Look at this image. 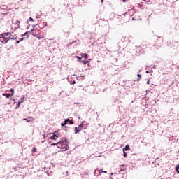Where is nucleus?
Masks as SVG:
<instances>
[{
	"label": "nucleus",
	"mask_w": 179,
	"mask_h": 179,
	"mask_svg": "<svg viewBox=\"0 0 179 179\" xmlns=\"http://www.w3.org/2000/svg\"><path fill=\"white\" fill-rule=\"evenodd\" d=\"M129 145H127L124 148H123V152H125V150H129Z\"/></svg>",
	"instance_id": "12"
},
{
	"label": "nucleus",
	"mask_w": 179,
	"mask_h": 179,
	"mask_svg": "<svg viewBox=\"0 0 179 179\" xmlns=\"http://www.w3.org/2000/svg\"><path fill=\"white\" fill-rule=\"evenodd\" d=\"M52 145H54V146L57 145V143H53Z\"/></svg>",
	"instance_id": "32"
},
{
	"label": "nucleus",
	"mask_w": 179,
	"mask_h": 179,
	"mask_svg": "<svg viewBox=\"0 0 179 179\" xmlns=\"http://www.w3.org/2000/svg\"><path fill=\"white\" fill-rule=\"evenodd\" d=\"M143 1H146V0H143Z\"/></svg>",
	"instance_id": "36"
},
{
	"label": "nucleus",
	"mask_w": 179,
	"mask_h": 179,
	"mask_svg": "<svg viewBox=\"0 0 179 179\" xmlns=\"http://www.w3.org/2000/svg\"><path fill=\"white\" fill-rule=\"evenodd\" d=\"M29 33H30V31L25 32L21 36V37H24V38H29Z\"/></svg>",
	"instance_id": "6"
},
{
	"label": "nucleus",
	"mask_w": 179,
	"mask_h": 179,
	"mask_svg": "<svg viewBox=\"0 0 179 179\" xmlns=\"http://www.w3.org/2000/svg\"><path fill=\"white\" fill-rule=\"evenodd\" d=\"M150 83V80L148 79L147 81V85H149Z\"/></svg>",
	"instance_id": "25"
},
{
	"label": "nucleus",
	"mask_w": 179,
	"mask_h": 179,
	"mask_svg": "<svg viewBox=\"0 0 179 179\" xmlns=\"http://www.w3.org/2000/svg\"><path fill=\"white\" fill-rule=\"evenodd\" d=\"M123 156H124V157H127V152H124Z\"/></svg>",
	"instance_id": "23"
},
{
	"label": "nucleus",
	"mask_w": 179,
	"mask_h": 179,
	"mask_svg": "<svg viewBox=\"0 0 179 179\" xmlns=\"http://www.w3.org/2000/svg\"><path fill=\"white\" fill-rule=\"evenodd\" d=\"M37 152V148H32V153H36Z\"/></svg>",
	"instance_id": "20"
},
{
	"label": "nucleus",
	"mask_w": 179,
	"mask_h": 179,
	"mask_svg": "<svg viewBox=\"0 0 179 179\" xmlns=\"http://www.w3.org/2000/svg\"><path fill=\"white\" fill-rule=\"evenodd\" d=\"M123 2H127V0H122Z\"/></svg>",
	"instance_id": "31"
},
{
	"label": "nucleus",
	"mask_w": 179,
	"mask_h": 179,
	"mask_svg": "<svg viewBox=\"0 0 179 179\" xmlns=\"http://www.w3.org/2000/svg\"><path fill=\"white\" fill-rule=\"evenodd\" d=\"M72 83H73V85H75L76 83V82L73 81Z\"/></svg>",
	"instance_id": "28"
},
{
	"label": "nucleus",
	"mask_w": 179,
	"mask_h": 179,
	"mask_svg": "<svg viewBox=\"0 0 179 179\" xmlns=\"http://www.w3.org/2000/svg\"><path fill=\"white\" fill-rule=\"evenodd\" d=\"M8 40H15V36L13 35H10V34L8 35Z\"/></svg>",
	"instance_id": "9"
},
{
	"label": "nucleus",
	"mask_w": 179,
	"mask_h": 179,
	"mask_svg": "<svg viewBox=\"0 0 179 179\" xmlns=\"http://www.w3.org/2000/svg\"><path fill=\"white\" fill-rule=\"evenodd\" d=\"M9 34L10 33L8 32L6 34H2L0 36V41L3 43V44H6L8 41H9V38H8L9 36Z\"/></svg>",
	"instance_id": "2"
},
{
	"label": "nucleus",
	"mask_w": 179,
	"mask_h": 179,
	"mask_svg": "<svg viewBox=\"0 0 179 179\" xmlns=\"http://www.w3.org/2000/svg\"><path fill=\"white\" fill-rule=\"evenodd\" d=\"M21 22L19 20H16L15 21V20H13V23H20Z\"/></svg>",
	"instance_id": "18"
},
{
	"label": "nucleus",
	"mask_w": 179,
	"mask_h": 179,
	"mask_svg": "<svg viewBox=\"0 0 179 179\" xmlns=\"http://www.w3.org/2000/svg\"><path fill=\"white\" fill-rule=\"evenodd\" d=\"M45 36H39V40L41 39V38H45Z\"/></svg>",
	"instance_id": "24"
},
{
	"label": "nucleus",
	"mask_w": 179,
	"mask_h": 179,
	"mask_svg": "<svg viewBox=\"0 0 179 179\" xmlns=\"http://www.w3.org/2000/svg\"><path fill=\"white\" fill-rule=\"evenodd\" d=\"M76 58H78V61H79L80 62H81V61H82V57H79L78 56H76Z\"/></svg>",
	"instance_id": "21"
},
{
	"label": "nucleus",
	"mask_w": 179,
	"mask_h": 179,
	"mask_svg": "<svg viewBox=\"0 0 179 179\" xmlns=\"http://www.w3.org/2000/svg\"><path fill=\"white\" fill-rule=\"evenodd\" d=\"M57 146L60 149H64V150L69 149V146L68 145V141L66 139H65L64 141L62 140L57 143Z\"/></svg>",
	"instance_id": "1"
},
{
	"label": "nucleus",
	"mask_w": 179,
	"mask_h": 179,
	"mask_svg": "<svg viewBox=\"0 0 179 179\" xmlns=\"http://www.w3.org/2000/svg\"><path fill=\"white\" fill-rule=\"evenodd\" d=\"M80 55H81L82 58H85V59H87V54H86V53H82Z\"/></svg>",
	"instance_id": "10"
},
{
	"label": "nucleus",
	"mask_w": 179,
	"mask_h": 179,
	"mask_svg": "<svg viewBox=\"0 0 179 179\" xmlns=\"http://www.w3.org/2000/svg\"><path fill=\"white\" fill-rule=\"evenodd\" d=\"M132 20H135V19H134V18H132Z\"/></svg>",
	"instance_id": "34"
},
{
	"label": "nucleus",
	"mask_w": 179,
	"mask_h": 179,
	"mask_svg": "<svg viewBox=\"0 0 179 179\" xmlns=\"http://www.w3.org/2000/svg\"><path fill=\"white\" fill-rule=\"evenodd\" d=\"M10 92H11V96H13V94H15V90H13V88H11L10 90Z\"/></svg>",
	"instance_id": "14"
},
{
	"label": "nucleus",
	"mask_w": 179,
	"mask_h": 179,
	"mask_svg": "<svg viewBox=\"0 0 179 179\" xmlns=\"http://www.w3.org/2000/svg\"><path fill=\"white\" fill-rule=\"evenodd\" d=\"M69 123L70 125H73V122L72 120H69Z\"/></svg>",
	"instance_id": "22"
},
{
	"label": "nucleus",
	"mask_w": 179,
	"mask_h": 179,
	"mask_svg": "<svg viewBox=\"0 0 179 179\" xmlns=\"http://www.w3.org/2000/svg\"><path fill=\"white\" fill-rule=\"evenodd\" d=\"M137 76H138L139 78H141V74H138Z\"/></svg>",
	"instance_id": "30"
},
{
	"label": "nucleus",
	"mask_w": 179,
	"mask_h": 179,
	"mask_svg": "<svg viewBox=\"0 0 179 179\" xmlns=\"http://www.w3.org/2000/svg\"><path fill=\"white\" fill-rule=\"evenodd\" d=\"M127 170V166H125L124 165H122L120 166V171H125Z\"/></svg>",
	"instance_id": "7"
},
{
	"label": "nucleus",
	"mask_w": 179,
	"mask_h": 179,
	"mask_svg": "<svg viewBox=\"0 0 179 179\" xmlns=\"http://www.w3.org/2000/svg\"><path fill=\"white\" fill-rule=\"evenodd\" d=\"M82 64H83V65H86V64H88L89 63V61H81Z\"/></svg>",
	"instance_id": "16"
},
{
	"label": "nucleus",
	"mask_w": 179,
	"mask_h": 179,
	"mask_svg": "<svg viewBox=\"0 0 179 179\" xmlns=\"http://www.w3.org/2000/svg\"><path fill=\"white\" fill-rule=\"evenodd\" d=\"M20 103H23V101L19 102V104H20Z\"/></svg>",
	"instance_id": "33"
},
{
	"label": "nucleus",
	"mask_w": 179,
	"mask_h": 179,
	"mask_svg": "<svg viewBox=\"0 0 179 179\" xmlns=\"http://www.w3.org/2000/svg\"><path fill=\"white\" fill-rule=\"evenodd\" d=\"M29 20H31V22H33V18L30 17Z\"/></svg>",
	"instance_id": "27"
},
{
	"label": "nucleus",
	"mask_w": 179,
	"mask_h": 179,
	"mask_svg": "<svg viewBox=\"0 0 179 179\" xmlns=\"http://www.w3.org/2000/svg\"><path fill=\"white\" fill-rule=\"evenodd\" d=\"M57 138H58V136H57V134H53V135L50 137V139H54L55 141H57Z\"/></svg>",
	"instance_id": "8"
},
{
	"label": "nucleus",
	"mask_w": 179,
	"mask_h": 179,
	"mask_svg": "<svg viewBox=\"0 0 179 179\" xmlns=\"http://www.w3.org/2000/svg\"><path fill=\"white\" fill-rule=\"evenodd\" d=\"M102 173H105L106 174H107V171H103V169H95L94 174V176H96V177H99V176L101 175Z\"/></svg>",
	"instance_id": "4"
},
{
	"label": "nucleus",
	"mask_w": 179,
	"mask_h": 179,
	"mask_svg": "<svg viewBox=\"0 0 179 179\" xmlns=\"http://www.w3.org/2000/svg\"><path fill=\"white\" fill-rule=\"evenodd\" d=\"M176 170L178 174H179V164H178V165L176 166Z\"/></svg>",
	"instance_id": "17"
},
{
	"label": "nucleus",
	"mask_w": 179,
	"mask_h": 179,
	"mask_svg": "<svg viewBox=\"0 0 179 179\" xmlns=\"http://www.w3.org/2000/svg\"><path fill=\"white\" fill-rule=\"evenodd\" d=\"M43 139L41 140V143H44L45 142V134H43Z\"/></svg>",
	"instance_id": "13"
},
{
	"label": "nucleus",
	"mask_w": 179,
	"mask_h": 179,
	"mask_svg": "<svg viewBox=\"0 0 179 179\" xmlns=\"http://www.w3.org/2000/svg\"><path fill=\"white\" fill-rule=\"evenodd\" d=\"M66 124H68L65 120L64 122L61 123L62 127H65V125H66Z\"/></svg>",
	"instance_id": "19"
},
{
	"label": "nucleus",
	"mask_w": 179,
	"mask_h": 179,
	"mask_svg": "<svg viewBox=\"0 0 179 179\" xmlns=\"http://www.w3.org/2000/svg\"><path fill=\"white\" fill-rule=\"evenodd\" d=\"M64 121L68 123V122H69V119H66Z\"/></svg>",
	"instance_id": "26"
},
{
	"label": "nucleus",
	"mask_w": 179,
	"mask_h": 179,
	"mask_svg": "<svg viewBox=\"0 0 179 179\" xmlns=\"http://www.w3.org/2000/svg\"><path fill=\"white\" fill-rule=\"evenodd\" d=\"M103 0H101V3H103Z\"/></svg>",
	"instance_id": "35"
},
{
	"label": "nucleus",
	"mask_w": 179,
	"mask_h": 179,
	"mask_svg": "<svg viewBox=\"0 0 179 179\" xmlns=\"http://www.w3.org/2000/svg\"><path fill=\"white\" fill-rule=\"evenodd\" d=\"M24 40V38H20V41H17V44H19L20 43V41H23Z\"/></svg>",
	"instance_id": "15"
},
{
	"label": "nucleus",
	"mask_w": 179,
	"mask_h": 179,
	"mask_svg": "<svg viewBox=\"0 0 179 179\" xmlns=\"http://www.w3.org/2000/svg\"><path fill=\"white\" fill-rule=\"evenodd\" d=\"M3 96H6V99H10V96H12V94H3Z\"/></svg>",
	"instance_id": "11"
},
{
	"label": "nucleus",
	"mask_w": 179,
	"mask_h": 179,
	"mask_svg": "<svg viewBox=\"0 0 179 179\" xmlns=\"http://www.w3.org/2000/svg\"><path fill=\"white\" fill-rule=\"evenodd\" d=\"M24 121H27V122H31V121H34V119L33 117H27V119H24Z\"/></svg>",
	"instance_id": "5"
},
{
	"label": "nucleus",
	"mask_w": 179,
	"mask_h": 179,
	"mask_svg": "<svg viewBox=\"0 0 179 179\" xmlns=\"http://www.w3.org/2000/svg\"><path fill=\"white\" fill-rule=\"evenodd\" d=\"M83 122L81 124H80L78 125V127H76L75 129H74V132L75 134H79L80 131H82V129H83Z\"/></svg>",
	"instance_id": "3"
},
{
	"label": "nucleus",
	"mask_w": 179,
	"mask_h": 179,
	"mask_svg": "<svg viewBox=\"0 0 179 179\" xmlns=\"http://www.w3.org/2000/svg\"><path fill=\"white\" fill-rule=\"evenodd\" d=\"M73 43H76V41H73L72 44H73Z\"/></svg>",
	"instance_id": "29"
}]
</instances>
